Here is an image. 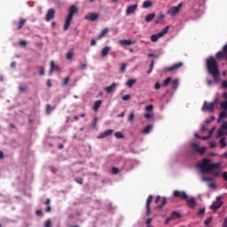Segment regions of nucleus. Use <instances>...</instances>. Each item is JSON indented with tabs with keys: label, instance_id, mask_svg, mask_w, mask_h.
<instances>
[{
	"label": "nucleus",
	"instance_id": "46",
	"mask_svg": "<svg viewBox=\"0 0 227 227\" xmlns=\"http://www.w3.org/2000/svg\"><path fill=\"white\" fill-rule=\"evenodd\" d=\"M145 118L147 120H152V118H153V114H145Z\"/></svg>",
	"mask_w": 227,
	"mask_h": 227
},
{
	"label": "nucleus",
	"instance_id": "17",
	"mask_svg": "<svg viewBox=\"0 0 227 227\" xmlns=\"http://www.w3.org/2000/svg\"><path fill=\"white\" fill-rule=\"evenodd\" d=\"M114 130L113 129H106L103 133H100L99 136L98 137V139H104V137H107L113 134Z\"/></svg>",
	"mask_w": 227,
	"mask_h": 227
},
{
	"label": "nucleus",
	"instance_id": "49",
	"mask_svg": "<svg viewBox=\"0 0 227 227\" xmlns=\"http://www.w3.org/2000/svg\"><path fill=\"white\" fill-rule=\"evenodd\" d=\"M214 179L212 177H203L202 182H212Z\"/></svg>",
	"mask_w": 227,
	"mask_h": 227
},
{
	"label": "nucleus",
	"instance_id": "8",
	"mask_svg": "<svg viewBox=\"0 0 227 227\" xmlns=\"http://www.w3.org/2000/svg\"><path fill=\"white\" fill-rule=\"evenodd\" d=\"M182 67H184V63L178 62L176 64H174L171 67H165L164 72H175V71L178 70V68H182Z\"/></svg>",
	"mask_w": 227,
	"mask_h": 227
},
{
	"label": "nucleus",
	"instance_id": "18",
	"mask_svg": "<svg viewBox=\"0 0 227 227\" xmlns=\"http://www.w3.org/2000/svg\"><path fill=\"white\" fill-rule=\"evenodd\" d=\"M120 45H122V47H127L129 45H132L135 43V42H133L132 40L129 39V40H120L119 41Z\"/></svg>",
	"mask_w": 227,
	"mask_h": 227
},
{
	"label": "nucleus",
	"instance_id": "56",
	"mask_svg": "<svg viewBox=\"0 0 227 227\" xmlns=\"http://www.w3.org/2000/svg\"><path fill=\"white\" fill-rule=\"evenodd\" d=\"M200 139H202L203 141H207V140H208V139H210V137H208V136H202V137H200Z\"/></svg>",
	"mask_w": 227,
	"mask_h": 227
},
{
	"label": "nucleus",
	"instance_id": "4",
	"mask_svg": "<svg viewBox=\"0 0 227 227\" xmlns=\"http://www.w3.org/2000/svg\"><path fill=\"white\" fill-rule=\"evenodd\" d=\"M192 153H199V155H204L207 152V147H200V145L192 143L190 145Z\"/></svg>",
	"mask_w": 227,
	"mask_h": 227
},
{
	"label": "nucleus",
	"instance_id": "44",
	"mask_svg": "<svg viewBox=\"0 0 227 227\" xmlns=\"http://www.w3.org/2000/svg\"><path fill=\"white\" fill-rule=\"evenodd\" d=\"M74 56V53L72 51H68L66 55L67 59H71Z\"/></svg>",
	"mask_w": 227,
	"mask_h": 227
},
{
	"label": "nucleus",
	"instance_id": "2",
	"mask_svg": "<svg viewBox=\"0 0 227 227\" xmlns=\"http://www.w3.org/2000/svg\"><path fill=\"white\" fill-rule=\"evenodd\" d=\"M206 66L207 68V72L210 75H212L215 82H221V73L219 72V63L215 59L214 57H209L206 60Z\"/></svg>",
	"mask_w": 227,
	"mask_h": 227
},
{
	"label": "nucleus",
	"instance_id": "41",
	"mask_svg": "<svg viewBox=\"0 0 227 227\" xmlns=\"http://www.w3.org/2000/svg\"><path fill=\"white\" fill-rule=\"evenodd\" d=\"M126 68H127V64L122 63L121 66L120 71H121V73H123V72H125Z\"/></svg>",
	"mask_w": 227,
	"mask_h": 227
},
{
	"label": "nucleus",
	"instance_id": "58",
	"mask_svg": "<svg viewBox=\"0 0 227 227\" xmlns=\"http://www.w3.org/2000/svg\"><path fill=\"white\" fill-rule=\"evenodd\" d=\"M222 129H223V130H227V121H225V122H223V123L222 124Z\"/></svg>",
	"mask_w": 227,
	"mask_h": 227
},
{
	"label": "nucleus",
	"instance_id": "14",
	"mask_svg": "<svg viewBox=\"0 0 227 227\" xmlns=\"http://www.w3.org/2000/svg\"><path fill=\"white\" fill-rule=\"evenodd\" d=\"M153 201V195H149L147 200H146V215H150V204Z\"/></svg>",
	"mask_w": 227,
	"mask_h": 227
},
{
	"label": "nucleus",
	"instance_id": "60",
	"mask_svg": "<svg viewBox=\"0 0 227 227\" xmlns=\"http://www.w3.org/2000/svg\"><path fill=\"white\" fill-rule=\"evenodd\" d=\"M222 88H224V89L227 88V81L222 82Z\"/></svg>",
	"mask_w": 227,
	"mask_h": 227
},
{
	"label": "nucleus",
	"instance_id": "1",
	"mask_svg": "<svg viewBox=\"0 0 227 227\" xmlns=\"http://www.w3.org/2000/svg\"><path fill=\"white\" fill-rule=\"evenodd\" d=\"M210 160L203 159L200 162H198L196 168L200 169L202 175L212 173L213 176L221 175V162L210 163Z\"/></svg>",
	"mask_w": 227,
	"mask_h": 227
},
{
	"label": "nucleus",
	"instance_id": "52",
	"mask_svg": "<svg viewBox=\"0 0 227 227\" xmlns=\"http://www.w3.org/2000/svg\"><path fill=\"white\" fill-rule=\"evenodd\" d=\"M39 75H45V69H43V67L40 68Z\"/></svg>",
	"mask_w": 227,
	"mask_h": 227
},
{
	"label": "nucleus",
	"instance_id": "21",
	"mask_svg": "<svg viewBox=\"0 0 227 227\" xmlns=\"http://www.w3.org/2000/svg\"><path fill=\"white\" fill-rule=\"evenodd\" d=\"M223 136H227V131H224V129H223V128H222V129L217 130L216 138L217 139H222V137Z\"/></svg>",
	"mask_w": 227,
	"mask_h": 227
},
{
	"label": "nucleus",
	"instance_id": "19",
	"mask_svg": "<svg viewBox=\"0 0 227 227\" xmlns=\"http://www.w3.org/2000/svg\"><path fill=\"white\" fill-rule=\"evenodd\" d=\"M109 52H111V47H109V46L104 47L101 51V57L106 58V56L109 55Z\"/></svg>",
	"mask_w": 227,
	"mask_h": 227
},
{
	"label": "nucleus",
	"instance_id": "26",
	"mask_svg": "<svg viewBox=\"0 0 227 227\" xmlns=\"http://www.w3.org/2000/svg\"><path fill=\"white\" fill-rule=\"evenodd\" d=\"M170 217L172 220L180 219L182 217V215H180V213H178L176 211H172Z\"/></svg>",
	"mask_w": 227,
	"mask_h": 227
},
{
	"label": "nucleus",
	"instance_id": "24",
	"mask_svg": "<svg viewBox=\"0 0 227 227\" xmlns=\"http://www.w3.org/2000/svg\"><path fill=\"white\" fill-rule=\"evenodd\" d=\"M227 118V112L222 111L219 114L218 119H217V123H221L222 120H224Z\"/></svg>",
	"mask_w": 227,
	"mask_h": 227
},
{
	"label": "nucleus",
	"instance_id": "38",
	"mask_svg": "<svg viewBox=\"0 0 227 227\" xmlns=\"http://www.w3.org/2000/svg\"><path fill=\"white\" fill-rule=\"evenodd\" d=\"M135 114L134 113L130 114L129 118H128V121H129L130 123H132V121H134V118H135Z\"/></svg>",
	"mask_w": 227,
	"mask_h": 227
},
{
	"label": "nucleus",
	"instance_id": "7",
	"mask_svg": "<svg viewBox=\"0 0 227 227\" xmlns=\"http://www.w3.org/2000/svg\"><path fill=\"white\" fill-rule=\"evenodd\" d=\"M215 106L212 103H208L207 101L204 102L201 111L204 113H214Z\"/></svg>",
	"mask_w": 227,
	"mask_h": 227
},
{
	"label": "nucleus",
	"instance_id": "5",
	"mask_svg": "<svg viewBox=\"0 0 227 227\" xmlns=\"http://www.w3.org/2000/svg\"><path fill=\"white\" fill-rule=\"evenodd\" d=\"M168 31H169V27L168 26L165 27L160 33L151 35V42H153V43L157 42L159 38H162V36L167 35Z\"/></svg>",
	"mask_w": 227,
	"mask_h": 227
},
{
	"label": "nucleus",
	"instance_id": "35",
	"mask_svg": "<svg viewBox=\"0 0 227 227\" xmlns=\"http://www.w3.org/2000/svg\"><path fill=\"white\" fill-rule=\"evenodd\" d=\"M171 84H172V89L176 90V88H178V79L173 80Z\"/></svg>",
	"mask_w": 227,
	"mask_h": 227
},
{
	"label": "nucleus",
	"instance_id": "32",
	"mask_svg": "<svg viewBox=\"0 0 227 227\" xmlns=\"http://www.w3.org/2000/svg\"><path fill=\"white\" fill-rule=\"evenodd\" d=\"M152 125H147L143 130H142V134H150L151 130H152Z\"/></svg>",
	"mask_w": 227,
	"mask_h": 227
},
{
	"label": "nucleus",
	"instance_id": "22",
	"mask_svg": "<svg viewBox=\"0 0 227 227\" xmlns=\"http://www.w3.org/2000/svg\"><path fill=\"white\" fill-rule=\"evenodd\" d=\"M107 33H109V28H104L101 31V33L98 35L97 40H102V38H104V36L106 35Z\"/></svg>",
	"mask_w": 227,
	"mask_h": 227
},
{
	"label": "nucleus",
	"instance_id": "63",
	"mask_svg": "<svg viewBox=\"0 0 227 227\" xmlns=\"http://www.w3.org/2000/svg\"><path fill=\"white\" fill-rule=\"evenodd\" d=\"M209 146H210V148H215V142H210Z\"/></svg>",
	"mask_w": 227,
	"mask_h": 227
},
{
	"label": "nucleus",
	"instance_id": "62",
	"mask_svg": "<svg viewBox=\"0 0 227 227\" xmlns=\"http://www.w3.org/2000/svg\"><path fill=\"white\" fill-rule=\"evenodd\" d=\"M223 178L225 180V182H227V172L223 173Z\"/></svg>",
	"mask_w": 227,
	"mask_h": 227
},
{
	"label": "nucleus",
	"instance_id": "55",
	"mask_svg": "<svg viewBox=\"0 0 227 227\" xmlns=\"http://www.w3.org/2000/svg\"><path fill=\"white\" fill-rule=\"evenodd\" d=\"M155 90H160V82H157L154 85Z\"/></svg>",
	"mask_w": 227,
	"mask_h": 227
},
{
	"label": "nucleus",
	"instance_id": "61",
	"mask_svg": "<svg viewBox=\"0 0 227 227\" xmlns=\"http://www.w3.org/2000/svg\"><path fill=\"white\" fill-rule=\"evenodd\" d=\"M51 220H48V221L45 223V227H51Z\"/></svg>",
	"mask_w": 227,
	"mask_h": 227
},
{
	"label": "nucleus",
	"instance_id": "36",
	"mask_svg": "<svg viewBox=\"0 0 227 227\" xmlns=\"http://www.w3.org/2000/svg\"><path fill=\"white\" fill-rule=\"evenodd\" d=\"M114 137H116V139H123L124 137L123 133L120 131L115 132Z\"/></svg>",
	"mask_w": 227,
	"mask_h": 227
},
{
	"label": "nucleus",
	"instance_id": "33",
	"mask_svg": "<svg viewBox=\"0 0 227 227\" xmlns=\"http://www.w3.org/2000/svg\"><path fill=\"white\" fill-rule=\"evenodd\" d=\"M220 107H222L223 112L227 113V101H222L220 103Z\"/></svg>",
	"mask_w": 227,
	"mask_h": 227
},
{
	"label": "nucleus",
	"instance_id": "28",
	"mask_svg": "<svg viewBox=\"0 0 227 227\" xmlns=\"http://www.w3.org/2000/svg\"><path fill=\"white\" fill-rule=\"evenodd\" d=\"M100 106H102V100H97L94 102V106H93V111H98V109L100 108Z\"/></svg>",
	"mask_w": 227,
	"mask_h": 227
},
{
	"label": "nucleus",
	"instance_id": "47",
	"mask_svg": "<svg viewBox=\"0 0 227 227\" xmlns=\"http://www.w3.org/2000/svg\"><path fill=\"white\" fill-rule=\"evenodd\" d=\"M209 223H212V217H207L205 221H204V224L208 225Z\"/></svg>",
	"mask_w": 227,
	"mask_h": 227
},
{
	"label": "nucleus",
	"instance_id": "3",
	"mask_svg": "<svg viewBox=\"0 0 227 227\" xmlns=\"http://www.w3.org/2000/svg\"><path fill=\"white\" fill-rule=\"evenodd\" d=\"M75 13H79V9L75 5H71L69 8V13L64 24V27H63L64 31H68V27H70V24L72 23V19H74V15Z\"/></svg>",
	"mask_w": 227,
	"mask_h": 227
},
{
	"label": "nucleus",
	"instance_id": "53",
	"mask_svg": "<svg viewBox=\"0 0 227 227\" xmlns=\"http://www.w3.org/2000/svg\"><path fill=\"white\" fill-rule=\"evenodd\" d=\"M82 182H83V179H82V178L75 179V183H76V184H80V185H82Z\"/></svg>",
	"mask_w": 227,
	"mask_h": 227
},
{
	"label": "nucleus",
	"instance_id": "12",
	"mask_svg": "<svg viewBox=\"0 0 227 227\" xmlns=\"http://www.w3.org/2000/svg\"><path fill=\"white\" fill-rule=\"evenodd\" d=\"M55 14H56V11H54V9L48 10V12L46 13V17H45L46 22H51V20H52V19H54Z\"/></svg>",
	"mask_w": 227,
	"mask_h": 227
},
{
	"label": "nucleus",
	"instance_id": "11",
	"mask_svg": "<svg viewBox=\"0 0 227 227\" xmlns=\"http://www.w3.org/2000/svg\"><path fill=\"white\" fill-rule=\"evenodd\" d=\"M221 207H223V202L221 201V196H218L216 198V201L211 205L210 208H211V210L215 211V210H219V208H221Z\"/></svg>",
	"mask_w": 227,
	"mask_h": 227
},
{
	"label": "nucleus",
	"instance_id": "42",
	"mask_svg": "<svg viewBox=\"0 0 227 227\" xmlns=\"http://www.w3.org/2000/svg\"><path fill=\"white\" fill-rule=\"evenodd\" d=\"M215 130V127H213L210 130H209V132H208V135H207V137H209V139H210V137H212V135L214 134V131Z\"/></svg>",
	"mask_w": 227,
	"mask_h": 227
},
{
	"label": "nucleus",
	"instance_id": "54",
	"mask_svg": "<svg viewBox=\"0 0 227 227\" xmlns=\"http://www.w3.org/2000/svg\"><path fill=\"white\" fill-rule=\"evenodd\" d=\"M20 45L21 47H26V46L27 45V43L26 41H20Z\"/></svg>",
	"mask_w": 227,
	"mask_h": 227
},
{
	"label": "nucleus",
	"instance_id": "9",
	"mask_svg": "<svg viewBox=\"0 0 227 227\" xmlns=\"http://www.w3.org/2000/svg\"><path fill=\"white\" fill-rule=\"evenodd\" d=\"M215 58L216 59H222V58L227 59V43L223 45L222 51L216 53Z\"/></svg>",
	"mask_w": 227,
	"mask_h": 227
},
{
	"label": "nucleus",
	"instance_id": "45",
	"mask_svg": "<svg viewBox=\"0 0 227 227\" xmlns=\"http://www.w3.org/2000/svg\"><path fill=\"white\" fill-rule=\"evenodd\" d=\"M51 111H52V108H51V105H47L46 106V113H47V114H51Z\"/></svg>",
	"mask_w": 227,
	"mask_h": 227
},
{
	"label": "nucleus",
	"instance_id": "31",
	"mask_svg": "<svg viewBox=\"0 0 227 227\" xmlns=\"http://www.w3.org/2000/svg\"><path fill=\"white\" fill-rule=\"evenodd\" d=\"M137 81L136 79H129L127 82H126V85L129 87V88H132V86H134V84H136Z\"/></svg>",
	"mask_w": 227,
	"mask_h": 227
},
{
	"label": "nucleus",
	"instance_id": "48",
	"mask_svg": "<svg viewBox=\"0 0 227 227\" xmlns=\"http://www.w3.org/2000/svg\"><path fill=\"white\" fill-rule=\"evenodd\" d=\"M122 100H124V102H127V100H130V95L127 94L125 96H122Z\"/></svg>",
	"mask_w": 227,
	"mask_h": 227
},
{
	"label": "nucleus",
	"instance_id": "20",
	"mask_svg": "<svg viewBox=\"0 0 227 227\" xmlns=\"http://www.w3.org/2000/svg\"><path fill=\"white\" fill-rule=\"evenodd\" d=\"M54 71H59V67L58 65H55L53 60L51 61V69H50V75H52V73Z\"/></svg>",
	"mask_w": 227,
	"mask_h": 227
},
{
	"label": "nucleus",
	"instance_id": "34",
	"mask_svg": "<svg viewBox=\"0 0 227 227\" xmlns=\"http://www.w3.org/2000/svg\"><path fill=\"white\" fill-rule=\"evenodd\" d=\"M153 4L152 1H145L143 4V8H152Z\"/></svg>",
	"mask_w": 227,
	"mask_h": 227
},
{
	"label": "nucleus",
	"instance_id": "57",
	"mask_svg": "<svg viewBox=\"0 0 227 227\" xmlns=\"http://www.w3.org/2000/svg\"><path fill=\"white\" fill-rule=\"evenodd\" d=\"M199 215H203L205 214V208H200L198 212Z\"/></svg>",
	"mask_w": 227,
	"mask_h": 227
},
{
	"label": "nucleus",
	"instance_id": "27",
	"mask_svg": "<svg viewBox=\"0 0 227 227\" xmlns=\"http://www.w3.org/2000/svg\"><path fill=\"white\" fill-rule=\"evenodd\" d=\"M166 203H168V199L166 197H163L161 199V204L156 206V208L158 210H160V208H163L164 207V205H166Z\"/></svg>",
	"mask_w": 227,
	"mask_h": 227
},
{
	"label": "nucleus",
	"instance_id": "37",
	"mask_svg": "<svg viewBox=\"0 0 227 227\" xmlns=\"http://www.w3.org/2000/svg\"><path fill=\"white\" fill-rule=\"evenodd\" d=\"M169 82H171V77H168L162 83L163 88H166V86H168V84H169Z\"/></svg>",
	"mask_w": 227,
	"mask_h": 227
},
{
	"label": "nucleus",
	"instance_id": "23",
	"mask_svg": "<svg viewBox=\"0 0 227 227\" xmlns=\"http://www.w3.org/2000/svg\"><path fill=\"white\" fill-rule=\"evenodd\" d=\"M116 89V82H113L111 86L106 87V93H113L114 90Z\"/></svg>",
	"mask_w": 227,
	"mask_h": 227
},
{
	"label": "nucleus",
	"instance_id": "40",
	"mask_svg": "<svg viewBox=\"0 0 227 227\" xmlns=\"http://www.w3.org/2000/svg\"><path fill=\"white\" fill-rule=\"evenodd\" d=\"M112 173H113V175H118V173H120V169H118L115 167H113L112 168Z\"/></svg>",
	"mask_w": 227,
	"mask_h": 227
},
{
	"label": "nucleus",
	"instance_id": "43",
	"mask_svg": "<svg viewBox=\"0 0 227 227\" xmlns=\"http://www.w3.org/2000/svg\"><path fill=\"white\" fill-rule=\"evenodd\" d=\"M68 81H70V77L67 76L65 79H64V82L62 83V86H67L68 84Z\"/></svg>",
	"mask_w": 227,
	"mask_h": 227
},
{
	"label": "nucleus",
	"instance_id": "15",
	"mask_svg": "<svg viewBox=\"0 0 227 227\" xmlns=\"http://www.w3.org/2000/svg\"><path fill=\"white\" fill-rule=\"evenodd\" d=\"M136 10H137V4L128 6L126 10V15H131V13H136Z\"/></svg>",
	"mask_w": 227,
	"mask_h": 227
},
{
	"label": "nucleus",
	"instance_id": "16",
	"mask_svg": "<svg viewBox=\"0 0 227 227\" xmlns=\"http://www.w3.org/2000/svg\"><path fill=\"white\" fill-rule=\"evenodd\" d=\"M186 205L189 208H194L196 207V199L192 197L186 200Z\"/></svg>",
	"mask_w": 227,
	"mask_h": 227
},
{
	"label": "nucleus",
	"instance_id": "29",
	"mask_svg": "<svg viewBox=\"0 0 227 227\" xmlns=\"http://www.w3.org/2000/svg\"><path fill=\"white\" fill-rule=\"evenodd\" d=\"M220 148H226L227 143H226V137H222L219 141Z\"/></svg>",
	"mask_w": 227,
	"mask_h": 227
},
{
	"label": "nucleus",
	"instance_id": "30",
	"mask_svg": "<svg viewBox=\"0 0 227 227\" xmlns=\"http://www.w3.org/2000/svg\"><path fill=\"white\" fill-rule=\"evenodd\" d=\"M155 19V12H153L151 14H148L146 17H145V22H152V20Z\"/></svg>",
	"mask_w": 227,
	"mask_h": 227
},
{
	"label": "nucleus",
	"instance_id": "6",
	"mask_svg": "<svg viewBox=\"0 0 227 227\" xmlns=\"http://www.w3.org/2000/svg\"><path fill=\"white\" fill-rule=\"evenodd\" d=\"M182 6H184V4L180 3L177 6L170 7L168 11V15H170V17H176V15H178V13H180Z\"/></svg>",
	"mask_w": 227,
	"mask_h": 227
},
{
	"label": "nucleus",
	"instance_id": "50",
	"mask_svg": "<svg viewBox=\"0 0 227 227\" xmlns=\"http://www.w3.org/2000/svg\"><path fill=\"white\" fill-rule=\"evenodd\" d=\"M171 221H173V218H171V216L166 218L165 224H169V223H171Z\"/></svg>",
	"mask_w": 227,
	"mask_h": 227
},
{
	"label": "nucleus",
	"instance_id": "39",
	"mask_svg": "<svg viewBox=\"0 0 227 227\" xmlns=\"http://www.w3.org/2000/svg\"><path fill=\"white\" fill-rule=\"evenodd\" d=\"M145 111H147V113H151V111H153V105H149L145 106Z\"/></svg>",
	"mask_w": 227,
	"mask_h": 227
},
{
	"label": "nucleus",
	"instance_id": "25",
	"mask_svg": "<svg viewBox=\"0 0 227 227\" xmlns=\"http://www.w3.org/2000/svg\"><path fill=\"white\" fill-rule=\"evenodd\" d=\"M26 22H27V20L21 18L20 20L18 22L17 30L20 31V29H22V27H24V25L26 24Z\"/></svg>",
	"mask_w": 227,
	"mask_h": 227
},
{
	"label": "nucleus",
	"instance_id": "51",
	"mask_svg": "<svg viewBox=\"0 0 227 227\" xmlns=\"http://www.w3.org/2000/svg\"><path fill=\"white\" fill-rule=\"evenodd\" d=\"M146 226H152V218H148L145 222Z\"/></svg>",
	"mask_w": 227,
	"mask_h": 227
},
{
	"label": "nucleus",
	"instance_id": "13",
	"mask_svg": "<svg viewBox=\"0 0 227 227\" xmlns=\"http://www.w3.org/2000/svg\"><path fill=\"white\" fill-rule=\"evenodd\" d=\"M85 20H91V22H95L97 19H98V13L90 12L84 17Z\"/></svg>",
	"mask_w": 227,
	"mask_h": 227
},
{
	"label": "nucleus",
	"instance_id": "10",
	"mask_svg": "<svg viewBox=\"0 0 227 227\" xmlns=\"http://www.w3.org/2000/svg\"><path fill=\"white\" fill-rule=\"evenodd\" d=\"M174 198H180L181 200H187L189 195L185 192H180L178 190L174 191L173 192Z\"/></svg>",
	"mask_w": 227,
	"mask_h": 227
},
{
	"label": "nucleus",
	"instance_id": "59",
	"mask_svg": "<svg viewBox=\"0 0 227 227\" xmlns=\"http://www.w3.org/2000/svg\"><path fill=\"white\" fill-rule=\"evenodd\" d=\"M86 67H88L87 64H82V65L79 67V69H80V70H84V68H86Z\"/></svg>",
	"mask_w": 227,
	"mask_h": 227
},
{
	"label": "nucleus",
	"instance_id": "64",
	"mask_svg": "<svg viewBox=\"0 0 227 227\" xmlns=\"http://www.w3.org/2000/svg\"><path fill=\"white\" fill-rule=\"evenodd\" d=\"M222 227H227V217L224 219Z\"/></svg>",
	"mask_w": 227,
	"mask_h": 227
}]
</instances>
